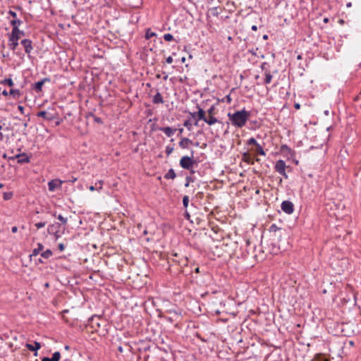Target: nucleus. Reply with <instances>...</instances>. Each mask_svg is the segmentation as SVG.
<instances>
[{
  "label": "nucleus",
  "mask_w": 361,
  "mask_h": 361,
  "mask_svg": "<svg viewBox=\"0 0 361 361\" xmlns=\"http://www.w3.org/2000/svg\"><path fill=\"white\" fill-rule=\"evenodd\" d=\"M156 35V33L154 32H152L150 29H147L145 33V38L147 39H150L151 37Z\"/></svg>",
  "instance_id": "nucleus-25"
},
{
  "label": "nucleus",
  "mask_w": 361,
  "mask_h": 361,
  "mask_svg": "<svg viewBox=\"0 0 361 361\" xmlns=\"http://www.w3.org/2000/svg\"><path fill=\"white\" fill-rule=\"evenodd\" d=\"M52 251L51 250H47L41 254V256L45 259H49L52 256Z\"/></svg>",
  "instance_id": "nucleus-23"
},
{
  "label": "nucleus",
  "mask_w": 361,
  "mask_h": 361,
  "mask_svg": "<svg viewBox=\"0 0 361 361\" xmlns=\"http://www.w3.org/2000/svg\"><path fill=\"white\" fill-rule=\"evenodd\" d=\"M197 108H198V111L190 113L191 116L194 118H196L197 121L206 120L205 111L200 106H197Z\"/></svg>",
  "instance_id": "nucleus-7"
},
{
  "label": "nucleus",
  "mask_w": 361,
  "mask_h": 361,
  "mask_svg": "<svg viewBox=\"0 0 361 361\" xmlns=\"http://www.w3.org/2000/svg\"><path fill=\"white\" fill-rule=\"evenodd\" d=\"M184 216H185V217L187 219H189V218H190V214H189V213H188L187 211H185Z\"/></svg>",
  "instance_id": "nucleus-50"
},
{
  "label": "nucleus",
  "mask_w": 361,
  "mask_h": 361,
  "mask_svg": "<svg viewBox=\"0 0 361 361\" xmlns=\"http://www.w3.org/2000/svg\"><path fill=\"white\" fill-rule=\"evenodd\" d=\"M281 208L283 212L288 214H291L294 212V205L293 202L288 200L282 202Z\"/></svg>",
  "instance_id": "nucleus-4"
},
{
  "label": "nucleus",
  "mask_w": 361,
  "mask_h": 361,
  "mask_svg": "<svg viewBox=\"0 0 361 361\" xmlns=\"http://www.w3.org/2000/svg\"><path fill=\"white\" fill-rule=\"evenodd\" d=\"M95 185H98L97 190H101L102 189L103 181L102 180H99L97 183H95Z\"/></svg>",
  "instance_id": "nucleus-39"
},
{
  "label": "nucleus",
  "mask_w": 361,
  "mask_h": 361,
  "mask_svg": "<svg viewBox=\"0 0 361 361\" xmlns=\"http://www.w3.org/2000/svg\"><path fill=\"white\" fill-rule=\"evenodd\" d=\"M281 149H282L283 151V150H290V148H289L287 145H282V146H281Z\"/></svg>",
  "instance_id": "nucleus-47"
},
{
  "label": "nucleus",
  "mask_w": 361,
  "mask_h": 361,
  "mask_svg": "<svg viewBox=\"0 0 361 361\" xmlns=\"http://www.w3.org/2000/svg\"><path fill=\"white\" fill-rule=\"evenodd\" d=\"M20 44L23 47L25 52L30 55L33 50L32 42L29 39H24L20 41Z\"/></svg>",
  "instance_id": "nucleus-5"
},
{
  "label": "nucleus",
  "mask_w": 361,
  "mask_h": 361,
  "mask_svg": "<svg viewBox=\"0 0 361 361\" xmlns=\"http://www.w3.org/2000/svg\"><path fill=\"white\" fill-rule=\"evenodd\" d=\"M203 121L209 126L214 125V123L218 122L217 118H215L214 116H209L208 118L206 117V120Z\"/></svg>",
  "instance_id": "nucleus-18"
},
{
  "label": "nucleus",
  "mask_w": 361,
  "mask_h": 361,
  "mask_svg": "<svg viewBox=\"0 0 361 361\" xmlns=\"http://www.w3.org/2000/svg\"><path fill=\"white\" fill-rule=\"evenodd\" d=\"M55 227V224L50 225L48 228V231L50 232L51 231H53V228Z\"/></svg>",
  "instance_id": "nucleus-48"
},
{
  "label": "nucleus",
  "mask_w": 361,
  "mask_h": 361,
  "mask_svg": "<svg viewBox=\"0 0 361 361\" xmlns=\"http://www.w3.org/2000/svg\"><path fill=\"white\" fill-rule=\"evenodd\" d=\"M57 219L61 221L62 224H67V218L63 217L61 214H59L57 216Z\"/></svg>",
  "instance_id": "nucleus-29"
},
{
  "label": "nucleus",
  "mask_w": 361,
  "mask_h": 361,
  "mask_svg": "<svg viewBox=\"0 0 361 361\" xmlns=\"http://www.w3.org/2000/svg\"><path fill=\"white\" fill-rule=\"evenodd\" d=\"M264 75H265L264 83L269 84L272 80V75H271V73L269 71H266L264 73Z\"/></svg>",
  "instance_id": "nucleus-21"
},
{
  "label": "nucleus",
  "mask_w": 361,
  "mask_h": 361,
  "mask_svg": "<svg viewBox=\"0 0 361 361\" xmlns=\"http://www.w3.org/2000/svg\"><path fill=\"white\" fill-rule=\"evenodd\" d=\"M256 152L260 155L265 156V152L264 151L262 147L258 143L256 146Z\"/></svg>",
  "instance_id": "nucleus-22"
},
{
  "label": "nucleus",
  "mask_w": 361,
  "mask_h": 361,
  "mask_svg": "<svg viewBox=\"0 0 361 361\" xmlns=\"http://www.w3.org/2000/svg\"><path fill=\"white\" fill-rule=\"evenodd\" d=\"M54 361H59L61 358V353L59 352H55L51 357Z\"/></svg>",
  "instance_id": "nucleus-26"
},
{
  "label": "nucleus",
  "mask_w": 361,
  "mask_h": 361,
  "mask_svg": "<svg viewBox=\"0 0 361 361\" xmlns=\"http://www.w3.org/2000/svg\"><path fill=\"white\" fill-rule=\"evenodd\" d=\"M17 231H18V228H17L16 226H13V227H12V228H11V231H12L13 233H16V232H17Z\"/></svg>",
  "instance_id": "nucleus-49"
},
{
  "label": "nucleus",
  "mask_w": 361,
  "mask_h": 361,
  "mask_svg": "<svg viewBox=\"0 0 361 361\" xmlns=\"http://www.w3.org/2000/svg\"><path fill=\"white\" fill-rule=\"evenodd\" d=\"M42 361H54L52 360V358L51 357H44L42 359Z\"/></svg>",
  "instance_id": "nucleus-45"
},
{
  "label": "nucleus",
  "mask_w": 361,
  "mask_h": 361,
  "mask_svg": "<svg viewBox=\"0 0 361 361\" xmlns=\"http://www.w3.org/2000/svg\"><path fill=\"white\" fill-rule=\"evenodd\" d=\"M192 142L191 140L187 137H183L179 142V146L180 147L183 149H185L188 147L190 144H192Z\"/></svg>",
  "instance_id": "nucleus-14"
},
{
  "label": "nucleus",
  "mask_w": 361,
  "mask_h": 361,
  "mask_svg": "<svg viewBox=\"0 0 361 361\" xmlns=\"http://www.w3.org/2000/svg\"><path fill=\"white\" fill-rule=\"evenodd\" d=\"M65 349H66V350H68L70 349V347H69L68 345H66V346H65Z\"/></svg>",
  "instance_id": "nucleus-61"
},
{
  "label": "nucleus",
  "mask_w": 361,
  "mask_h": 361,
  "mask_svg": "<svg viewBox=\"0 0 361 361\" xmlns=\"http://www.w3.org/2000/svg\"><path fill=\"white\" fill-rule=\"evenodd\" d=\"M185 57H183L181 59L182 62H185Z\"/></svg>",
  "instance_id": "nucleus-64"
},
{
  "label": "nucleus",
  "mask_w": 361,
  "mask_h": 361,
  "mask_svg": "<svg viewBox=\"0 0 361 361\" xmlns=\"http://www.w3.org/2000/svg\"><path fill=\"white\" fill-rule=\"evenodd\" d=\"M176 176V173L172 169H169L168 172L164 175V178L166 179H174Z\"/></svg>",
  "instance_id": "nucleus-19"
},
{
  "label": "nucleus",
  "mask_w": 361,
  "mask_h": 361,
  "mask_svg": "<svg viewBox=\"0 0 361 361\" xmlns=\"http://www.w3.org/2000/svg\"><path fill=\"white\" fill-rule=\"evenodd\" d=\"M43 248H44L43 245L41 243H38L37 248H35L32 250V253L31 256H37V255H39V252L43 250Z\"/></svg>",
  "instance_id": "nucleus-20"
},
{
  "label": "nucleus",
  "mask_w": 361,
  "mask_h": 361,
  "mask_svg": "<svg viewBox=\"0 0 361 361\" xmlns=\"http://www.w3.org/2000/svg\"><path fill=\"white\" fill-rule=\"evenodd\" d=\"M18 110L20 111L22 114H24V107L23 106L19 105L18 106Z\"/></svg>",
  "instance_id": "nucleus-43"
},
{
  "label": "nucleus",
  "mask_w": 361,
  "mask_h": 361,
  "mask_svg": "<svg viewBox=\"0 0 361 361\" xmlns=\"http://www.w3.org/2000/svg\"><path fill=\"white\" fill-rule=\"evenodd\" d=\"M26 348L30 351H37L41 348V345L39 342L35 341V345L27 343L25 345Z\"/></svg>",
  "instance_id": "nucleus-15"
},
{
  "label": "nucleus",
  "mask_w": 361,
  "mask_h": 361,
  "mask_svg": "<svg viewBox=\"0 0 361 361\" xmlns=\"http://www.w3.org/2000/svg\"><path fill=\"white\" fill-rule=\"evenodd\" d=\"M3 129H4V128H3V126L0 125V140H3V137H4L3 134H2V133H1V130H2Z\"/></svg>",
  "instance_id": "nucleus-44"
},
{
  "label": "nucleus",
  "mask_w": 361,
  "mask_h": 361,
  "mask_svg": "<svg viewBox=\"0 0 361 361\" xmlns=\"http://www.w3.org/2000/svg\"><path fill=\"white\" fill-rule=\"evenodd\" d=\"M164 39L167 41V42H170V41H172L174 38H173V36L170 34V33H166L164 35Z\"/></svg>",
  "instance_id": "nucleus-27"
},
{
  "label": "nucleus",
  "mask_w": 361,
  "mask_h": 361,
  "mask_svg": "<svg viewBox=\"0 0 361 361\" xmlns=\"http://www.w3.org/2000/svg\"><path fill=\"white\" fill-rule=\"evenodd\" d=\"M8 37V47L9 48V49H11V51H15L19 43H18V41L19 39L22 37L21 36H17V37H14L13 38V37Z\"/></svg>",
  "instance_id": "nucleus-6"
},
{
  "label": "nucleus",
  "mask_w": 361,
  "mask_h": 361,
  "mask_svg": "<svg viewBox=\"0 0 361 361\" xmlns=\"http://www.w3.org/2000/svg\"><path fill=\"white\" fill-rule=\"evenodd\" d=\"M183 204L184 207H185V208L188 206V204H189V197L188 196L185 195L183 197Z\"/></svg>",
  "instance_id": "nucleus-32"
},
{
  "label": "nucleus",
  "mask_w": 361,
  "mask_h": 361,
  "mask_svg": "<svg viewBox=\"0 0 361 361\" xmlns=\"http://www.w3.org/2000/svg\"><path fill=\"white\" fill-rule=\"evenodd\" d=\"M328 21H329V20H328V18H325L324 19V23H327Z\"/></svg>",
  "instance_id": "nucleus-62"
},
{
  "label": "nucleus",
  "mask_w": 361,
  "mask_h": 361,
  "mask_svg": "<svg viewBox=\"0 0 361 361\" xmlns=\"http://www.w3.org/2000/svg\"><path fill=\"white\" fill-rule=\"evenodd\" d=\"M294 107H295L296 109H299L300 108V104H298V103H295V104H294Z\"/></svg>",
  "instance_id": "nucleus-51"
},
{
  "label": "nucleus",
  "mask_w": 361,
  "mask_h": 361,
  "mask_svg": "<svg viewBox=\"0 0 361 361\" xmlns=\"http://www.w3.org/2000/svg\"><path fill=\"white\" fill-rule=\"evenodd\" d=\"M263 39H268V35H264L263 36Z\"/></svg>",
  "instance_id": "nucleus-59"
},
{
  "label": "nucleus",
  "mask_w": 361,
  "mask_h": 361,
  "mask_svg": "<svg viewBox=\"0 0 361 361\" xmlns=\"http://www.w3.org/2000/svg\"><path fill=\"white\" fill-rule=\"evenodd\" d=\"M173 151V147L170 146V145H167L166 147V149H165V152H166V154L167 156H169Z\"/></svg>",
  "instance_id": "nucleus-30"
},
{
  "label": "nucleus",
  "mask_w": 361,
  "mask_h": 361,
  "mask_svg": "<svg viewBox=\"0 0 361 361\" xmlns=\"http://www.w3.org/2000/svg\"><path fill=\"white\" fill-rule=\"evenodd\" d=\"M152 102L154 104H162V103H164V100H163L162 96H161L160 92H157L154 96Z\"/></svg>",
  "instance_id": "nucleus-17"
},
{
  "label": "nucleus",
  "mask_w": 361,
  "mask_h": 361,
  "mask_svg": "<svg viewBox=\"0 0 361 361\" xmlns=\"http://www.w3.org/2000/svg\"><path fill=\"white\" fill-rule=\"evenodd\" d=\"M64 247H65V246L63 243H60L59 245V249L60 251H63L64 250Z\"/></svg>",
  "instance_id": "nucleus-46"
},
{
  "label": "nucleus",
  "mask_w": 361,
  "mask_h": 361,
  "mask_svg": "<svg viewBox=\"0 0 361 361\" xmlns=\"http://www.w3.org/2000/svg\"><path fill=\"white\" fill-rule=\"evenodd\" d=\"M17 36H25V32L20 30L18 27H12L11 32L8 34V37H13V38H16Z\"/></svg>",
  "instance_id": "nucleus-10"
},
{
  "label": "nucleus",
  "mask_w": 361,
  "mask_h": 361,
  "mask_svg": "<svg viewBox=\"0 0 361 361\" xmlns=\"http://www.w3.org/2000/svg\"><path fill=\"white\" fill-rule=\"evenodd\" d=\"M18 164H26L30 161V157L25 154H18L15 157Z\"/></svg>",
  "instance_id": "nucleus-9"
},
{
  "label": "nucleus",
  "mask_w": 361,
  "mask_h": 361,
  "mask_svg": "<svg viewBox=\"0 0 361 361\" xmlns=\"http://www.w3.org/2000/svg\"><path fill=\"white\" fill-rule=\"evenodd\" d=\"M194 152H191V157L184 156L180 160V166L184 169L189 170L194 165V161L192 160Z\"/></svg>",
  "instance_id": "nucleus-2"
},
{
  "label": "nucleus",
  "mask_w": 361,
  "mask_h": 361,
  "mask_svg": "<svg viewBox=\"0 0 361 361\" xmlns=\"http://www.w3.org/2000/svg\"><path fill=\"white\" fill-rule=\"evenodd\" d=\"M186 179H187L188 182L185 184V187H188V186L189 185V180H190V178L189 177H187V178H186Z\"/></svg>",
  "instance_id": "nucleus-54"
},
{
  "label": "nucleus",
  "mask_w": 361,
  "mask_h": 361,
  "mask_svg": "<svg viewBox=\"0 0 361 361\" xmlns=\"http://www.w3.org/2000/svg\"><path fill=\"white\" fill-rule=\"evenodd\" d=\"M167 78H168V75H164V78H163V79H164V80H167Z\"/></svg>",
  "instance_id": "nucleus-60"
},
{
  "label": "nucleus",
  "mask_w": 361,
  "mask_h": 361,
  "mask_svg": "<svg viewBox=\"0 0 361 361\" xmlns=\"http://www.w3.org/2000/svg\"><path fill=\"white\" fill-rule=\"evenodd\" d=\"M159 130L164 133L168 137H171L174 134L176 130L168 126L159 128Z\"/></svg>",
  "instance_id": "nucleus-13"
},
{
  "label": "nucleus",
  "mask_w": 361,
  "mask_h": 361,
  "mask_svg": "<svg viewBox=\"0 0 361 361\" xmlns=\"http://www.w3.org/2000/svg\"><path fill=\"white\" fill-rule=\"evenodd\" d=\"M49 80H50L49 78H45L42 79V80L37 82L35 84V87H34L35 90L37 92H41L42 90V86L44 84V82H49Z\"/></svg>",
  "instance_id": "nucleus-11"
},
{
  "label": "nucleus",
  "mask_w": 361,
  "mask_h": 361,
  "mask_svg": "<svg viewBox=\"0 0 361 361\" xmlns=\"http://www.w3.org/2000/svg\"><path fill=\"white\" fill-rule=\"evenodd\" d=\"M8 14L13 17V19H17V14L15 11H9Z\"/></svg>",
  "instance_id": "nucleus-40"
},
{
  "label": "nucleus",
  "mask_w": 361,
  "mask_h": 361,
  "mask_svg": "<svg viewBox=\"0 0 361 361\" xmlns=\"http://www.w3.org/2000/svg\"><path fill=\"white\" fill-rule=\"evenodd\" d=\"M243 160L249 164H254L255 159L251 157V156L248 153H244L243 155Z\"/></svg>",
  "instance_id": "nucleus-16"
},
{
  "label": "nucleus",
  "mask_w": 361,
  "mask_h": 361,
  "mask_svg": "<svg viewBox=\"0 0 361 361\" xmlns=\"http://www.w3.org/2000/svg\"><path fill=\"white\" fill-rule=\"evenodd\" d=\"M346 6H347L348 8L351 7V6H352V3H351V2H348V3H347Z\"/></svg>",
  "instance_id": "nucleus-55"
},
{
  "label": "nucleus",
  "mask_w": 361,
  "mask_h": 361,
  "mask_svg": "<svg viewBox=\"0 0 361 361\" xmlns=\"http://www.w3.org/2000/svg\"><path fill=\"white\" fill-rule=\"evenodd\" d=\"M63 181L59 179L51 180L48 183V188L49 191H54L57 188H60Z\"/></svg>",
  "instance_id": "nucleus-8"
},
{
  "label": "nucleus",
  "mask_w": 361,
  "mask_h": 361,
  "mask_svg": "<svg viewBox=\"0 0 361 361\" xmlns=\"http://www.w3.org/2000/svg\"><path fill=\"white\" fill-rule=\"evenodd\" d=\"M4 83L7 84L8 86L12 87L13 85V82L11 78L6 79L4 80Z\"/></svg>",
  "instance_id": "nucleus-36"
},
{
  "label": "nucleus",
  "mask_w": 361,
  "mask_h": 361,
  "mask_svg": "<svg viewBox=\"0 0 361 361\" xmlns=\"http://www.w3.org/2000/svg\"><path fill=\"white\" fill-rule=\"evenodd\" d=\"M45 225H46V222H38V223H36L35 226L37 227V229H39L41 228L44 227Z\"/></svg>",
  "instance_id": "nucleus-35"
},
{
  "label": "nucleus",
  "mask_w": 361,
  "mask_h": 361,
  "mask_svg": "<svg viewBox=\"0 0 361 361\" xmlns=\"http://www.w3.org/2000/svg\"><path fill=\"white\" fill-rule=\"evenodd\" d=\"M13 197V193L11 192H4L3 195V197L5 200H8L11 199Z\"/></svg>",
  "instance_id": "nucleus-28"
},
{
  "label": "nucleus",
  "mask_w": 361,
  "mask_h": 361,
  "mask_svg": "<svg viewBox=\"0 0 361 361\" xmlns=\"http://www.w3.org/2000/svg\"><path fill=\"white\" fill-rule=\"evenodd\" d=\"M173 58L172 56H169L166 58V61L167 63H171L173 62Z\"/></svg>",
  "instance_id": "nucleus-42"
},
{
  "label": "nucleus",
  "mask_w": 361,
  "mask_h": 361,
  "mask_svg": "<svg viewBox=\"0 0 361 361\" xmlns=\"http://www.w3.org/2000/svg\"><path fill=\"white\" fill-rule=\"evenodd\" d=\"M247 144L253 145L256 146L258 144V142L256 141V140L254 137H251L247 140Z\"/></svg>",
  "instance_id": "nucleus-33"
},
{
  "label": "nucleus",
  "mask_w": 361,
  "mask_h": 361,
  "mask_svg": "<svg viewBox=\"0 0 361 361\" xmlns=\"http://www.w3.org/2000/svg\"><path fill=\"white\" fill-rule=\"evenodd\" d=\"M2 94H3L4 95L6 96V95H8V93L7 92V91H6V90H4V91L2 92Z\"/></svg>",
  "instance_id": "nucleus-56"
},
{
  "label": "nucleus",
  "mask_w": 361,
  "mask_h": 361,
  "mask_svg": "<svg viewBox=\"0 0 361 361\" xmlns=\"http://www.w3.org/2000/svg\"><path fill=\"white\" fill-rule=\"evenodd\" d=\"M210 12L214 16H218L219 15V13H218V11H217V8L216 7H214V8H210Z\"/></svg>",
  "instance_id": "nucleus-34"
},
{
  "label": "nucleus",
  "mask_w": 361,
  "mask_h": 361,
  "mask_svg": "<svg viewBox=\"0 0 361 361\" xmlns=\"http://www.w3.org/2000/svg\"><path fill=\"white\" fill-rule=\"evenodd\" d=\"M250 116V112L245 109L237 111L234 113H228V117L231 124L238 128H241L245 126L247 121Z\"/></svg>",
  "instance_id": "nucleus-1"
},
{
  "label": "nucleus",
  "mask_w": 361,
  "mask_h": 361,
  "mask_svg": "<svg viewBox=\"0 0 361 361\" xmlns=\"http://www.w3.org/2000/svg\"><path fill=\"white\" fill-rule=\"evenodd\" d=\"M118 350L120 351L121 353H122L123 352V348L121 346H119L118 348Z\"/></svg>",
  "instance_id": "nucleus-57"
},
{
  "label": "nucleus",
  "mask_w": 361,
  "mask_h": 361,
  "mask_svg": "<svg viewBox=\"0 0 361 361\" xmlns=\"http://www.w3.org/2000/svg\"><path fill=\"white\" fill-rule=\"evenodd\" d=\"M184 126H185L188 130L191 129V123L190 121L187 120L184 122Z\"/></svg>",
  "instance_id": "nucleus-38"
},
{
  "label": "nucleus",
  "mask_w": 361,
  "mask_h": 361,
  "mask_svg": "<svg viewBox=\"0 0 361 361\" xmlns=\"http://www.w3.org/2000/svg\"><path fill=\"white\" fill-rule=\"evenodd\" d=\"M251 29L254 31H257V26L254 25L252 26Z\"/></svg>",
  "instance_id": "nucleus-52"
},
{
  "label": "nucleus",
  "mask_w": 361,
  "mask_h": 361,
  "mask_svg": "<svg viewBox=\"0 0 361 361\" xmlns=\"http://www.w3.org/2000/svg\"><path fill=\"white\" fill-rule=\"evenodd\" d=\"M214 111V106H212L208 110L207 113L209 114V116H213Z\"/></svg>",
  "instance_id": "nucleus-37"
},
{
  "label": "nucleus",
  "mask_w": 361,
  "mask_h": 361,
  "mask_svg": "<svg viewBox=\"0 0 361 361\" xmlns=\"http://www.w3.org/2000/svg\"><path fill=\"white\" fill-rule=\"evenodd\" d=\"M22 24V21L19 19H13L12 20H11V25H12V27H19V26Z\"/></svg>",
  "instance_id": "nucleus-24"
},
{
  "label": "nucleus",
  "mask_w": 361,
  "mask_h": 361,
  "mask_svg": "<svg viewBox=\"0 0 361 361\" xmlns=\"http://www.w3.org/2000/svg\"><path fill=\"white\" fill-rule=\"evenodd\" d=\"M317 361H329V360L327 359H326L325 357H322V355H318Z\"/></svg>",
  "instance_id": "nucleus-41"
},
{
  "label": "nucleus",
  "mask_w": 361,
  "mask_h": 361,
  "mask_svg": "<svg viewBox=\"0 0 361 361\" xmlns=\"http://www.w3.org/2000/svg\"><path fill=\"white\" fill-rule=\"evenodd\" d=\"M9 94L11 95H13V97L19 96L20 95V91L19 90L16 89H11L9 92Z\"/></svg>",
  "instance_id": "nucleus-31"
},
{
  "label": "nucleus",
  "mask_w": 361,
  "mask_h": 361,
  "mask_svg": "<svg viewBox=\"0 0 361 361\" xmlns=\"http://www.w3.org/2000/svg\"><path fill=\"white\" fill-rule=\"evenodd\" d=\"M37 116L38 117H42V118H44L47 121H51L54 118L53 115H51V114L47 113L45 111H39L37 114Z\"/></svg>",
  "instance_id": "nucleus-12"
},
{
  "label": "nucleus",
  "mask_w": 361,
  "mask_h": 361,
  "mask_svg": "<svg viewBox=\"0 0 361 361\" xmlns=\"http://www.w3.org/2000/svg\"><path fill=\"white\" fill-rule=\"evenodd\" d=\"M183 128L179 129V133H183Z\"/></svg>",
  "instance_id": "nucleus-63"
},
{
  "label": "nucleus",
  "mask_w": 361,
  "mask_h": 361,
  "mask_svg": "<svg viewBox=\"0 0 361 361\" xmlns=\"http://www.w3.org/2000/svg\"><path fill=\"white\" fill-rule=\"evenodd\" d=\"M286 167L287 166L286 164V162L283 160L280 159L276 162L274 169L276 172H278L280 175L283 176L285 178H288V175L286 173Z\"/></svg>",
  "instance_id": "nucleus-3"
},
{
  "label": "nucleus",
  "mask_w": 361,
  "mask_h": 361,
  "mask_svg": "<svg viewBox=\"0 0 361 361\" xmlns=\"http://www.w3.org/2000/svg\"><path fill=\"white\" fill-rule=\"evenodd\" d=\"M95 121L99 123V122H101V119L99 118H96Z\"/></svg>",
  "instance_id": "nucleus-58"
},
{
  "label": "nucleus",
  "mask_w": 361,
  "mask_h": 361,
  "mask_svg": "<svg viewBox=\"0 0 361 361\" xmlns=\"http://www.w3.org/2000/svg\"><path fill=\"white\" fill-rule=\"evenodd\" d=\"M95 189H96V188H94V186H93V185H91V186H90V187H89V190H90V191H94Z\"/></svg>",
  "instance_id": "nucleus-53"
}]
</instances>
